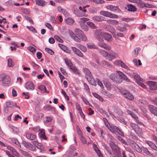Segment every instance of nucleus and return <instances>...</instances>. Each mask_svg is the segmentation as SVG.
Here are the masks:
<instances>
[{
	"instance_id": "obj_1",
	"label": "nucleus",
	"mask_w": 157,
	"mask_h": 157,
	"mask_svg": "<svg viewBox=\"0 0 157 157\" xmlns=\"http://www.w3.org/2000/svg\"><path fill=\"white\" fill-rule=\"evenodd\" d=\"M95 34L96 37L100 41H103L102 38H104L105 40L108 41H111V35L108 33L103 32L101 30H96Z\"/></svg>"
},
{
	"instance_id": "obj_2",
	"label": "nucleus",
	"mask_w": 157,
	"mask_h": 157,
	"mask_svg": "<svg viewBox=\"0 0 157 157\" xmlns=\"http://www.w3.org/2000/svg\"><path fill=\"white\" fill-rule=\"evenodd\" d=\"M109 144L114 156L117 157H121V149L118 146L115 144L112 141H110Z\"/></svg>"
},
{
	"instance_id": "obj_3",
	"label": "nucleus",
	"mask_w": 157,
	"mask_h": 157,
	"mask_svg": "<svg viewBox=\"0 0 157 157\" xmlns=\"http://www.w3.org/2000/svg\"><path fill=\"white\" fill-rule=\"evenodd\" d=\"M116 72L118 74L116 73H113L109 75V78L114 82L119 84L122 82V79L120 75V74L119 72L121 71H117Z\"/></svg>"
},
{
	"instance_id": "obj_4",
	"label": "nucleus",
	"mask_w": 157,
	"mask_h": 157,
	"mask_svg": "<svg viewBox=\"0 0 157 157\" xmlns=\"http://www.w3.org/2000/svg\"><path fill=\"white\" fill-rule=\"evenodd\" d=\"M120 93L123 95L126 98L132 101L134 99L133 95L130 92L126 90H120Z\"/></svg>"
},
{
	"instance_id": "obj_5",
	"label": "nucleus",
	"mask_w": 157,
	"mask_h": 157,
	"mask_svg": "<svg viewBox=\"0 0 157 157\" xmlns=\"http://www.w3.org/2000/svg\"><path fill=\"white\" fill-rule=\"evenodd\" d=\"M109 130L113 133L117 132L121 136H124L123 132L121 131L119 128L114 124L111 125V127L110 128H109Z\"/></svg>"
},
{
	"instance_id": "obj_6",
	"label": "nucleus",
	"mask_w": 157,
	"mask_h": 157,
	"mask_svg": "<svg viewBox=\"0 0 157 157\" xmlns=\"http://www.w3.org/2000/svg\"><path fill=\"white\" fill-rule=\"evenodd\" d=\"M100 13L101 15L110 18H117L118 17V15L107 11H101L100 12Z\"/></svg>"
},
{
	"instance_id": "obj_7",
	"label": "nucleus",
	"mask_w": 157,
	"mask_h": 157,
	"mask_svg": "<svg viewBox=\"0 0 157 157\" xmlns=\"http://www.w3.org/2000/svg\"><path fill=\"white\" fill-rule=\"evenodd\" d=\"M0 78L3 85L5 86H9L10 82V80L9 76L8 75H2L0 77Z\"/></svg>"
},
{
	"instance_id": "obj_8",
	"label": "nucleus",
	"mask_w": 157,
	"mask_h": 157,
	"mask_svg": "<svg viewBox=\"0 0 157 157\" xmlns=\"http://www.w3.org/2000/svg\"><path fill=\"white\" fill-rule=\"evenodd\" d=\"M130 125L132 128L135 131L137 134L138 135H141L142 130L135 123L131 122L130 123Z\"/></svg>"
},
{
	"instance_id": "obj_9",
	"label": "nucleus",
	"mask_w": 157,
	"mask_h": 157,
	"mask_svg": "<svg viewBox=\"0 0 157 157\" xmlns=\"http://www.w3.org/2000/svg\"><path fill=\"white\" fill-rule=\"evenodd\" d=\"M106 9L112 12H115L117 13H120L121 12V10L119 8L118 6H115L111 5H108L106 7Z\"/></svg>"
},
{
	"instance_id": "obj_10",
	"label": "nucleus",
	"mask_w": 157,
	"mask_h": 157,
	"mask_svg": "<svg viewBox=\"0 0 157 157\" xmlns=\"http://www.w3.org/2000/svg\"><path fill=\"white\" fill-rule=\"evenodd\" d=\"M113 63L115 65L121 67L127 70H130V68L121 60H117L114 62Z\"/></svg>"
},
{
	"instance_id": "obj_11",
	"label": "nucleus",
	"mask_w": 157,
	"mask_h": 157,
	"mask_svg": "<svg viewBox=\"0 0 157 157\" xmlns=\"http://www.w3.org/2000/svg\"><path fill=\"white\" fill-rule=\"evenodd\" d=\"M150 89L151 90H157V83L152 81H148L147 82Z\"/></svg>"
},
{
	"instance_id": "obj_12",
	"label": "nucleus",
	"mask_w": 157,
	"mask_h": 157,
	"mask_svg": "<svg viewBox=\"0 0 157 157\" xmlns=\"http://www.w3.org/2000/svg\"><path fill=\"white\" fill-rule=\"evenodd\" d=\"M25 137L28 140H36V136L30 132H26L25 134Z\"/></svg>"
},
{
	"instance_id": "obj_13",
	"label": "nucleus",
	"mask_w": 157,
	"mask_h": 157,
	"mask_svg": "<svg viewBox=\"0 0 157 157\" xmlns=\"http://www.w3.org/2000/svg\"><path fill=\"white\" fill-rule=\"evenodd\" d=\"M71 48L74 53L76 55L82 58L84 57V55L79 50L74 47H72Z\"/></svg>"
},
{
	"instance_id": "obj_14",
	"label": "nucleus",
	"mask_w": 157,
	"mask_h": 157,
	"mask_svg": "<svg viewBox=\"0 0 157 157\" xmlns=\"http://www.w3.org/2000/svg\"><path fill=\"white\" fill-rule=\"evenodd\" d=\"M35 87V85L31 81H28L25 85L26 88L28 90H34Z\"/></svg>"
},
{
	"instance_id": "obj_15",
	"label": "nucleus",
	"mask_w": 157,
	"mask_h": 157,
	"mask_svg": "<svg viewBox=\"0 0 157 157\" xmlns=\"http://www.w3.org/2000/svg\"><path fill=\"white\" fill-rule=\"evenodd\" d=\"M25 147L31 151H35L36 149L35 147L31 143L25 142L24 144Z\"/></svg>"
},
{
	"instance_id": "obj_16",
	"label": "nucleus",
	"mask_w": 157,
	"mask_h": 157,
	"mask_svg": "<svg viewBox=\"0 0 157 157\" xmlns=\"http://www.w3.org/2000/svg\"><path fill=\"white\" fill-rule=\"evenodd\" d=\"M145 142L151 148L157 151V146L154 143L149 140H146Z\"/></svg>"
},
{
	"instance_id": "obj_17",
	"label": "nucleus",
	"mask_w": 157,
	"mask_h": 157,
	"mask_svg": "<svg viewBox=\"0 0 157 157\" xmlns=\"http://www.w3.org/2000/svg\"><path fill=\"white\" fill-rule=\"evenodd\" d=\"M149 109L150 112L157 116V108L155 106L150 105L149 106Z\"/></svg>"
},
{
	"instance_id": "obj_18",
	"label": "nucleus",
	"mask_w": 157,
	"mask_h": 157,
	"mask_svg": "<svg viewBox=\"0 0 157 157\" xmlns=\"http://www.w3.org/2000/svg\"><path fill=\"white\" fill-rule=\"evenodd\" d=\"M103 83L108 90H110L111 89V86L110 82L109 81L105 79H104L103 80Z\"/></svg>"
},
{
	"instance_id": "obj_19",
	"label": "nucleus",
	"mask_w": 157,
	"mask_h": 157,
	"mask_svg": "<svg viewBox=\"0 0 157 157\" xmlns=\"http://www.w3.org/2000/svg\"><path fill=\"white\" fill-rule=\"evenodd\" d=\"M107 31L112 33L114 37L115 38L116 37V31L115 29L113 27L111 26H108L107 27Z\"/></svg>"
},
{
	"instance_id": "obj_20",
	"label": "nucleus",
	"mask_w": 157,
	"mask_h": 157,
	"mask_svg": "<svg viewBox=\"0 0 157 157\" xmlns=\"http://www.w3.org/2000/svg\"><path fill=\"white\" fill-rule=\"evenodd\" d=\"M34 146L35 147H36L38 149L41 150L43 149L44 148L42 144L38 142L37 141L35 140L32 142Z\"/></svg>"
},
{
	"instance_id": "obj_21",
	"label": "nucleus",
	"mask_w": 157,
	"mask_h": 157,
	"mask_svg": "<svg viewBox=\"0 0 157 157\" xmlns=\"http://www.w3.org/2000/svg\"><path fill=\"white\" fill-rule=\"evenodd\" d=\"M93 20L97 21H105V18L100 16H94L92 17Z\"/></svg>"
},
{
	"instance_id": "obj_22",
	"label": "nucleus",
	"mask_w": 157,
	"mask_h": 157,
	"mask_svg": "<svg viewBox=\"0 0 157 157\" xmlns=\"http://www.w3.org/2000/svg\"><path fill=\"white\" fill-rule=\"evenodd\" d=\"M86 78L90 84L94 86L96 85V82L92 77V75L87 77Z\"/></svg>"
},
{
	"instance_id": "obj_23",
	"label": "nucleus",
	"mask_w": 157,
	"mask_h": 157,
	"mask_svg": "<svg viewBox=\"0 0 157 157\" xmlns=\"http://www.w3.org/2000/svg\"><path fill=\"white\" fill-rule=\"evenodd\" d=\"M58 45L59 47L65 52L68 53H70L71 51L67 47L61 44H59Z\"/></svg>"
},
{
	"instance_id": "obj_24",
	"label": "nucleus",
	"mask_w": 157,
	"mask_h": 157,
	"mask_svg": "<svg viewBox=\"0 0 157 157\" xmlns=\"http://www.w3.org/2000/svg\"><path fill=\"white\" fill-rule=\"evenodd\" d=\"M134 3L137 4L138 6L140 8H143L145 5V3L141 0H135Z\"/></svg>"
},
{
	"instance_id": "obj_25",
	"label": "nucleus",
	"mask_w": 157,
	"mask_h": 157,
	"mask_svg": "<svg viewBox=\"0 0 157 157\" xmlns=\"http://www.w3.org/2000/svg\"><path fill=\"white\" fill-rule=\"evenodd\" d=\"M93 147L94 150L95 151L99 157H103L99 149H98V147L97 145L95 144H93Z\"/></svg>"
},
{
	"instance_id": "obj_26",
	"label": "nucleus",
	"mask_w": 157,
	"mask_h": 157,
	"mask_svg": "<svg viewBox=\"0 0 157 157\" xmlns=\"http://www.w3.org/2000/svg\"><path fill=\"white\" fill-rule=\"evenodd\" d=\"M132 78L136 79V81H140L142 82L143 81V79L141 78L138 74L136 73H133L132 74Z\"/></svg>"
},
{
	"instance_id": "obj_27",
	"label": "nucleus",
	"mask_w": 157,
	"mask_h": 157,
	"mask_svg": "<svg viewBox=\"0 0 157 157\" xmlns=\"http://www.w3.org/2000/svg\"><path fill=\"white\" fill-rule=\"evenodd\" d=\"M35 2L37 5L41 6H46L47 3L43 0H35Z\"/></svg>"
},
{
	"instance_id": "obj_28",
	"label": "nucleus",
	"mask_w": 157,
	"mask_h": 157,
	"mask_svg": "<svg viewBox=\"0 0 157 157\" xmlns=\"http://www.w3.org/2000/svg\"><path fill=\"white\" fill-rule=\"evenodd\" d=\"M99 46L101 48H104L107 50L110 51L111 50V47L109 45L103 43H99Z\"/></svg>"
},
{
	"instance_id": "obj_29",
	"label": "nucleus",
	"mask_w": 157,
	"mask_h": 157,
	"mask_svg": "<svg viewBox=\"0 0 157 157\" xmlns=\"http://www.w3.org/2000/svg\"><path fill=\"white\" fill-rule=\"evenodd\" d=\"M52 120V117H51L47 116L45 117V119L44 121V123L46 124H50Z\"/></svg>"
},
{
	"instance_id": "obj_30",
	"label": "nucleus",
	"mask_w": 157,
	"mask_h": 157,
	"mask_svg": "<svg viewBox=\"0 0 157 157\" xmlns=\"http://www.w3.org/2000/svg\"><path fill=\"white\" fill-rule=\"evenodd\" d=\"M133 145V148L137 152L139 153H141L142 152V150L140 148L139 146L137 144L134 142H133L132 143Z\"/></svg>"
},
{
	"instance_id": "obj_31",
	"label": "nucleus",
	"mask_w": 157,
	"mask_h": 157,
	"mask_svg": "<svg viewBox=\"0 0 157 157\" xmlns=\"http://www.w3.org/2000/svg\"><path fill=\"white\" fill-rule=\"evenodd\" d=\"M39 135L40 136V138L42 139L45 140H47V138L45 136L44 130V129H42L40 130L39 133Z\"/></svg>"
},
{
	"instance_id": "obj_32",
	"label": "nucleus",
	"mask_w": 157,
	"mask_h": 157,
	"mask_svg": "<svg viewBox=\"0 0 157 157\" xmlns=\"http://www.w3.org/2000/svg\"><path fill=\"white\" fill-rule=\"evenodd\" d=\"M128 10L132 12H134L136 10V6L132 4H128Z\"/></svg>"
},
{
	"instance_id": "obj_33",
	"label": "nucleus",
	"mask_w": 157,
	"mask_h": 157,
	"mask_svg": "<svg viewBox=\"0 0 157 157\" xmlns=\"http://www.w3.org/2000/svg\"><path fill=\"white\" fill-rule=\"evenodd\" d=\"M92 94L94 97L98 99L99 101L101 102L104 101V99L101 96L98 95L96 93H93Z\"/></svg>"
},
{
	"instance_id": "obj_34",
	"label": "nucleus",
	"mask_w": 157,
	"mask_h": 157,
	"mask_svg": "<svg viewBox=\"0 0 157 157\" xmlns=\"http://www.w3.org/2000/svg\"><path fill=\"white\" fill-rule=\"evenodd\" d=\"M119 72L120 74V75L122 80L123 79L127 82H130V80L128 78L126 75L124 74L122 72Z\"/></svg>"
},
{
	"instance_id": "obj_35",
	"label": "nucleus",
	"mask_w": 157,
	"mask_h": 157,
	"mask_svg": "<svg viewBox=\"0 0 157 157\" xmlns=\"http://www.w3.org/2000/svg\"><path fill=\"white\" fill-rule=\"evenodd\" d=\"M119 72L120 74V75L122 80L123 79L127 82H130V80L128 78L126 75L124 74L122 72Z\"/></svg>"
},
{
	"instance_id": "obj_36",
	"label": "nucleus",
	"mask_w": 157,
	"mask_h": 157,
	"mask_svg": "<svg viewBox=\"0 0 157 157\" xmlns=\"http://www.w3.org/2000/svg\"><path fill=\"white\" fill-rule=\"evenodd\" d=\"M127 112L128 114L131 115L132 117L135 120L138 119L137 116L130 110H127Z\"/></svg>"
},
{
	"instance_id": "obj_37",
	"label": "nucleus",
	"mask_w": 157,
	"mask_h": 157,
	"mask_svg": "<svg viewBox=\"0 0 157 157\" xmlns=\"http://www.w3.org/2000/svg\"><path fill=\"white\" fill-rule=\"evenodd\" d=\"M66 22L69 25H72L75 22L74 20L72 18L68 17L66 19Z\"/></svg>"
},
{
	"instance_id": "obj_38",
	"label": "nucleus",
	"mask_w": 157,
	"mask_h": 157,
	"mask_svg": "<svg viewBox=\"0 0 157 157\" xmlns=\"http://www.w3.org/2000/svg\"><path fill=\"white\" fill-rule=\"evenodd\" d=\"M116 29L118 31L122 32H125L127 30L125 27H121L119 26L116 27Z\"/></svg>"
},
{
	"instance_id": "obj_39",
	"label": "nucleus",
	"mask_w": 157,
	"mask_h": 157,
	"mask_svg": "<svg viewBox=\"0 0 157 157\" xmlns=\"http://www.w3.org/2000/svg\"><path fill=\"white\" fill-rule=\"evenodd\" d=\"M99 53L103 57L106 58L108 56V54L106 51L104 50L101 49L99 51Z\"/></svg>"
},
{
	"instance_id": "obj_40",
	"label": "nucleus",
	"mask_w": 157,
	"mask_h": 157,
	"mask_svg": "<svg viewBox=\"0 0 157 157\" xmlns=\"http://www.w3.org/2000/svg\"><path fill=\"white\" fill-rule=\"evenodd\" d=\"M102 93L104 95L107 96L110 98H114V97L113 94L110 93L109 92L106 91H103Z\"/></svg>"
},
{
	"instance_id": "obj_41",
	"label": "nucleus",
	"mask_w": 157,
	"mask_h": 157,
	"mask_svg": "<svg viewBox=\"0 0 157 157\" xmlns=\"http://www.w3.org/2000/svg\"><path fill=\"white\" fill-rule=\"evenodd\" d=\"M84 72L86 74V78L89 77L92 75V74L90 70L87 68H85L84 69Z\"/></svg>"
},
{
	"instance_id": "obj_42",
	"label": "nucleus",
	"mask_w": 157,
	"mask_h": 157,
	"mask_svg": "<svg viewBox=\"0 0 157 157\" xmlns=\"http://www.w3.org/2000/svg\"><path fill=\"white\" fill-rule=\"evenodd\" d=\"M89 20V19L88 18L82 17L79 19L78 22L80 25H82L84 24L85 22Z\"/></svg>"
},
{
	"instance_id": "obj_43",
	"label": "nucleus",
	"mask_w": 157,
	"mask_h": 157,
	"mask_svg": "<svg viewBox=\"0 0 157 157\" xmlns=\"http://www.w3.org/2000/svg\"><path fill=\"white\" fill-rule=\"evenodd\" d=\"M38 88L40 89L41 91V93H44L46 91V86L44 85H41L38 87Z\"/></svg>"
},
{
	"instance_id": "obj_44",
	"label": "nucleus",
	"mask_w": 157,
	"mask_h": 157,
	"mask_svg": "<svg viewBox=\"0 0 157 157\" xmlns=\"http://www.w3.org/2000/svg\"><path fill=\"white\" fill-rule=\"evenodd\" d=\"M75 32L77 35L80 37L83 33V31L79 29L76 28L75 30Z\"/></svg>"
},
{
	"instance_id": "obj_45",
	"label": "nucleus",
	"mask_w": 157,
	"mask_h": 157,
	"mask_svg": "<svg viewBox=\"0 0 157 157\" xmlns=\"http://www.w3.org/2000/svg\"><path fill=\"white\" fill-rule=\"evenodd\" d=\"M79 138L80 140L82 141V143L83 144L88 145L91 143V142L87 143L86 140L85 138H84L83 136H81V137H79Z\"/></svg>"
},
{
	"instance_id": "obj_46",
	"label": "nucleus",
	"mask_w": 157,
	"mask_h": 157,
	"mask_svg": "<svg viewBox=\"0 0 157 157\" xmlns=\"http://www.w3.org/2000/svg\"><path fill=\"white\" fill-rule=\"evenodd\" d=\"M107 59L109 61H111L116 58L115 54L113 55L110 54H108V56L106 57Z\"/></svg>"
},
{
	"instance_id": "obj_47",
	"label": "nucleus",
	"mask_w": 157,
	"mask_h": 157,
	"mask_svg": "<svg viewBox=\"0 0 157 157\" xmlns=\"http://www.w3.org/2000/svg\"><path fill=\"white\" fill-rule=\"evenodd\" d=\"M70 68L71 69L74 73L78 75L80 74L78 69L75 66H71Z\"/></svg>"
},
{
	"instance_id": "obj_48",
	"label": "nucleus",
	"mask_w": 157,
	"mask_h": 157,
	"mask_svg": "<svg viewBox=\"0 0 157 157\" xmlns=\"http://www.w3.org/2000/svg\"><path fill=\"white\" fill-rule=\"evenodd\" d=\"M140 50V48H135L133 52V56L135 57H136L139 54V51Z\"/></svg>"
},
{
	"instance_id": "obj_49",
	"label": "nucleus",
	"mask_w": 157,
	"mask_h": 157,
	"mask_svg": "<svg viewBox=\"0 0 157 157\" xmlns=\"http://www.w3.org/2000/svg\"><path fill=\"white\" fill-rule=\"evenodd\" d=\"M44 116V114L42 113L38 114L36 116H35L34 118L36 119V121L39 120L41 119Z\"/></svg>"
},
{
	"instance_id": "obj_50",
	"label": "nucleus",
	"mask_w": 157,
	"mask_h": 157,
	"mask_svg": "<svg viewBox=\"0 0 157 157\" xmlns=\"http://www.w3.org/2000/svg\"><path fill=\"white\" fill-rule=\"evenodd\" d=\"M107 21L109 24L117 25L118 24V21L116 20L110 19L108 20Z\"/></svg>"
},
{
	"instance_id": "obj_51",
	"label": "nucleus",
	"mask_w": 157,
	"mask_h": 157,
	"mask_svg": "<svg viewBox=\"0 0 157 157\" xmlns=\"http://www.w3.org/2000/svg\"><path fill=\"white\" fill-rule=\"evenodd\" d=\"M87 24L90 27L93 29H96L97 28V27L95 26V24L91 22L88 21L87 22Z\"/></svg>"
},
{
	"instance_id": "obj_52",
	"label": "nucleus",
	"mask_w": 157,
	"mask_h": 157,
	"mask_svg": "<svg viewBox=\"0 0 157 157\" xmlns=\"http://www.w3.org/2000/svg\"><path fill=\"white\" fill-rule=\"evenodd\" d=\"M142 150L143 152L147 155H150L151 153L149 151L148 149L146 147H143L142 148Z\"/></svg>"
},
{
	"instance_id": "obj_53",
	"label": "nucleus",
	"mask_w": 157,
	"mask_h": 157,
	"mask_svg": "<svg viewBox=\"0 0 157 157\" xmlns=\"http://www.w3.org/2000/svg\"><path fill=\"white\" fill-rule=\"evenodd\" d=\"M64 60L66 64L69 67V68L73 66L70 60H68L67 59H65Z\"/></svg>"
},
{
	"instance_id": "obj_54",
	"label": "nucleus",
	"mask_w": 157,
	"mask_h": 157,
	"mask_svg": "<svg viewBox=\"0 0 157 157\" xmlns=\"http://www.w3.org/2000/svg\"><path fill=\"white\" fill-rule=\"evenodd\" d=\"M8 64L10 67H12L14 65V63L12 62V59L10 58L8 59Z\"/></svg>"
},
{
	"instance_id": "obj_55",
	"label": "nucleus",
	"mask_w": 157,
	"mask_h": 157,
	"mask_svg": "<svg viewBox=\"0 0 157 157\" xmlns=\"http://www.w3.org/2000/svg\"><path fill=\"white\" fill-rule=\"evenodd\" d=\"M11 141L13 143L16 144L20 147H21V145L17 139L14 138H12L11 140Z\"/></svg>"
},
{
	"instance_id": "obj_56",
	"label": "nucleus",
	"mask_w": 157,
	"mask_h": 157,
	"mask_svg": "<svg viewBox=\"0 0 157 157\" xmlns=\"http://www.w3.org/2000/svg\"><path fill=\"white\" fill-rule=\"evenodd\" d=\"M15 105V104L12 101L7 102L6 103V107L8 108L12 107Z\"/></svg>"
},
{
	"instance_id": "obj_57",
	"label": "nucleus",
	"mask_w": 157,
	"mask_h": 157,
	"mask_svg": "<svg viewBox=\"0 0 157 157\" xmlns=\"http://www.w3.org/2000/svg\"><path fill=\"white\" fill-rule=\"evenodd\" d=\"M136 82L141 87L147 90V88L146 86L144 84L140 82V81H136Z\"/></svg>"
},
{
	"instance_id": "obj_58",
	"label": "nucleus",
	"mask_w": 157,
	"mask_h": 157,
	"mask_svg": "<svg viewBox=\"0 0 157 157\" xmlns=\"http://www.w3.org/2000/svg\"><path fill=\"white\" fill-rule=\"evenodd\" d=\"M21 154L25 157H29L30 155L26 151L21 150L20 151Z\"/></svg>"
},
{
	"instance_id": "obj_59",
	"label": "nucleus",
	"mask_w": 157,
	"mask_h": 157,
	"mask_svg": "<svg viewBox=\"0 0 157 157\" xmlns=\"http://www.w3.org/2000/svg\"><path fill=\"white\" fill-rule=\"evenodd\" d=\"M45 50L48 53L51 55H53L54 54V52L52 49L49 48H46Z\"/></svg>"
},
{
	"instance_id": "obj_60",
	"label": "nucleus",
	"mask_w": 157,
	"mask_h": 157,
	"mask_svg": "<svg viewBox=\"0 0 157 157\" xmlns=\"http://www.w3.org/2000/svg\"><path fill=\"white\" fill-rule=\"evenodd\" d=\"M97 4H102L105 3V1L103 0H90Z\"/></svg>"
},
{
	"instance_id": "obj_61",
	"label": "nucleus",
	"mask_w": 157,
	"mask_h": 157,
	"mask_svg": "<svg viewBox=\"0 0 157 157\" xmlns=\"http://www.w3.org/2000/svg\"><path fill=\"white\" fill-rule=\"evenodd\" d=\"M117 139L120 141H121L122 143L123 144L126 145L127 144V142L124 140L122 137L118 136L117 137Z\"/></svg>"
},
{
	"instance_id": "obj_62",
	"label": "nucleus",
	"mask_w": 157,
	"mask_h": 157,
	"mask_svg": "<svg viewBox=\"0 0 157 157\" xmlns=\"http://www.w3.org/2000/svg\"><path fill=\"white\" fill-rule=\"evenodd\" d=\"M54 37L55 39L57 41L61 43H63V40L61 39L58 36L55 35L54 36Z\"/></svg>"
},
{
	"instance_id": "obj_63",
	"label": "nucleus",
	"mask_w": 157,
	"mask_h": 157,
	"mask_svg": "<svg viewBox=\"0 0 157 157\" xmlns=\"http://www.w3.org/2000/svg\"><path fill=\"white\" fill-rule=\"evenodd\" d=\"M25 19L29 21L30 23H31L32 25H33L34 24V23L33 20L30 17H29L28 16H25Z\"/></svg>"
},
{
	"instance_id": "obj_64",
	"label": "nucleus",
	"mask_w": 157,
	"mask_h": 157,
	"mask_svg": "<svg viewBox=\"0 0 157 157\" xmlns=\"http://www.w3.org/2000/svg\"><path fill=\"white\" fill-rule=\"evenodd\" d=\"M79 37L82 39V41H86L87 40V37L83 33L81 35V36Z\"/></svg>"
}]
</instances>
